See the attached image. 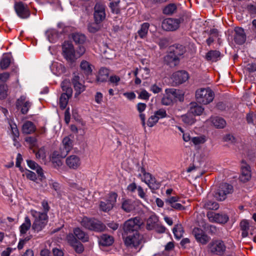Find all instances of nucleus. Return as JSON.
Wrapping results in <instances>:
<instances>
[{"mask_svg":"<svg viewBox=\"0 0 256 256\" xmlns=\"http://www.w3.org/2000/svg\"><path fill=\"white\" fill-rule=\"evenodd\" d=\"M41 204L42 212H38L35 210H31L30 212L34 218L32 229L36 232L42 231L46 227L48 220V212L50 208L46 200H43Z\"/></svg>","mask_w":256,"mask_h":256,"instance_id":"obj_1","label":"nucleus"},{"mask_svg":"<svg viewBox=\"0 0 256 256\" xmlns=\"http://www.w3.org/2000/svg\"><path fill=\"white\" fill-rule=\"evenodd\" d=\"M214 98V93L210 88H200L196 92L197 102L202 104H208L212 102Z\"/></svg>","mask_w":256,"mask_h":256,"instance_id":"obj_2","label":"nucleus"},{"mask_svg":"<svg viewBox=\"0 0 256 256\" xmlns=\"http://www.w3.org/2000/svg\"><path fill=\"white\" fill-rule=\"evenodd\" d=\"M80 223L82 226L90 230L101 232L106 229V226L104 224L93 218L84 216L80 221Z\"/></svg>","mask_w":256,"mask_h":256,"instance_id":"obj_3","label":"nucleus"},{"mask_svg":"<svg viewBox=\"0 0 256 256\" xmlns=\"http://www.w3.org/2000/svg\"><path fill=\"white\" fill-rule=\"evenodd\" d=\"M142 224L141 218L136 216L126 220L124 225V232L125 234H130L132 233L139 234L138 230Z\"/></svg>","mask_w":256,"mask_h":256,"instance_id":"obj_4","label":"nucleus"},{"mask_svg":"<svg viewBox=\"0 0 256 256\" xmlns=\"http://www.w3.org/2000/svg\"><path fill=\"white\" fill-rule=\"evenodd\" d=\"M70 151L68 148L61 145L58 150H55L52 153L50 160L55 168H59L62 165V162L60 159L65 158Z\"/></svg>","mask_w":256,"mask_h":256,"instance_id":"obj_5","label":"nucleus"},{"mask_svg":"<svg viewBox=\"0 0 256 256\" xmlns=\"http://www.w3.org/2000/svg\"><path fill=\"white\" fill-rule=\"evenodd\" d=\"M166 95L162 100V103L165 106H169L172 104L175 98L181 100L183 98V94H180L178 90L174 88H167L165 90Z\"/></svg>","mask_w":256,"mask_h":256,"instance_id":"obj_6","label":"nucleus"},{"mask_svg":"<svg viewBox=\"0 0 256 256\" xmlns=\"http://www.w3.org/2000/svg\"><path fill=\"white\" fill-rule=\"evenodd\" d=\"M140 171L141 173L138 174V177L140 178L141 180L144 182L150 189H158L160 187V184L155 178L150 173L147 172L144 167L140 168Z\"/></svg>","mask_w":256,"mask_h":256,"instance_id":"obj_7","label":"nucleus"},{"mask_svg":"<svg viewBox=\"0 0 256 256\" xmlns=\"http://www.w3.org/2000/svg\"><path fill=\"white\" fill-rule=\"evenodd\" d=\"M233 192V186L226 183L222 184L213 194L214 197L218 200H224L228 194Z\"/></svg>","mask_w":256,"mask_h":256,"instance_id":"obj_8","label":"nucleus"},{"mask_svg":"<svg viewBox=\"0 0 256 256\" xmlns=\"http://www.w3.org/2000/svg\"><path fill=\"white\" fill-rule=\"evenodd\" d=\"M62 54L64 58L70 62L76 60L75 50L73 44L70 42H64L62 46Z\"/></svg>","mask_w":256,"mask_h":256,"instance_id":"obj_9","label":"nucleus"},{"mask_svg":"<svg viewBox=\"0 0 256 256\" xmlns=\"http://www.w3.org/2000/svg\"><path fill=\"white\" fill-rule=\"evenodd\" d=\"M66 240L76 253L80 254L84 252V245L81 242L78 241L74 236L72 233H68L66 236Z\"/></svg>","mask_w":256,"mask_h":256,"instance_id":"obj_10","label":"nucleus"},{"mask_svg":"<svg viewBox=\"0 0 256 256\" xmlns=\"http://www.w3.org/2000/svg\"><path fill=\"white\" fill-rule=\"evenodd\" d=\"M125 244L128 247H137L140 244L141 237L139 234H122Z\"/></svg>","mask_w":256,"mask_h":256,"instance_id":"obj_11","label":"nucleus"},{"mask_svg":"<svg viewBox=\"0 0 256 256\" xmlns=\"http://www.w3.org/2000/svg\"><path fill=\"white\" fill-rule=\"evenodd\" d=\"M117 194L115 192L110 193L108 198L104 201H101L100 204V210L107 212L111 210L116 202Z\"/></svg>","mask_w":256,"mask_h":256,"instance_id":"obj_12","label":"nucleus"},{"mask_svg":"<svg viewBox=\"0 0 256 256\" xmlns=\"http://www.w3.org/2000/svg\"><path fill=\"white\" fill-rule=\"evenodd\" d=\"M106 6L102 2H96L94 7V20L102 22L106 19Z\"/></svg>","mask_w":256,"mask_h":256,"instance_id":"obj_13","label":"nucleus"},{"mask_svg":"<svg viewBox=\"0 0 256 256\" xmlns=\"http://www.w3.org/2000/svg\"><path fill=\"white\" fill-rule=\"evenodd\" d=\"M14 8L18 16L20 18L24 19L30 16V12L28 6L22 2H16Z\"/></svg>","mask_w":256,"mask_h":256,"instance_id":"obj_14","label":"nucleus"},{"mask_svg":"<svg viewBox=\"0 0 256 256\" xmlns=\"http://www.w3.org/2000/svg\"><path fill=\"white\" fill-rule=\"evenodd\" d=\"M209 248L211 252L217 255H222L226 250V246L221 240H216L209 244Z\"/></svg>","mask_w":256,"mask_h":256,"instance_id":"obj_15","label":"nucleus"},{"mask_svg":"<svg viewBox=\"0 0 256 256\" xmlns=\"http://www.w3.org/2000/svg\"><path fill=\"white\" fill-rule=\"evenodd\" d=\"M32 106V103L27 99L26 96H22L16 102V108L20 110L21 112L26 114Z\"/></svg>","mask_w":256,"mask_h":256,"instance_id":"obj_16","label":"nucleus"},{"mask_svg":"<svg viewBox=\"0 0 256 256\" xmlns=\"http://www.w3.org/2000/svg\"><path fill=\"white\" fill-rule=\"evenodd\" d=\"M207 217L210 222L218 224H225L228 220V217L225 214H216L212 212L207 213Z\"/></svg>","mask_w":256,"mask_h":256,"instance_id":"obj_17","label":"nucleus"},{"mask_svg":"<svg viewBox=\"0 0 256 256\" xmlns=\"http://www.w3.org/2000/svg\"><path fill=\"white\" fill-rule=\"evenodd\" d=\"M180 24V20L178 19L168 18L164 20L162 22V28L166 31L176 30Z\"/></svg>","mask_w":256,"mask_h":256,"instance_id":"obj_18","label":"nucleus"},{"mask_svg":"<svg viewBox=\"0 0 256 256\" xmlns=\"http://www.w3.org/2000/svg\"><path fill=\"white\" fill-rule=\"evenodd\" d=\"M66 164L70 169L77 170L80 166L82 161L78 156L72 154L66 158Z\"/></svg>","mask_w":256,"mask_h":256,"instance_id":"obj_19","label":"nucleus"},{"mask_svg":"<svg viewBox=\"0 0 256 256\" xmlns=\"http://www.w3.org/2000/svg\"><path fill=\"white\" fill-rule=\"evenodd\" d=\"M72 234L80 242H86L89 241L90 236L88 234L79 227L74 228Z\"/></svg>","mask_w":256,"mask_h":256,"instance_id":"obj_20","label":"nucleus"},{"mask_svg":"<svg viewBox=\"0 0 256 256\" xmlns=\"http://www.w3.org/2000/svg\"><path fill=\"white\" fill-rule=\"evenodd\" d=\"M192 234L196 240L203 244H206L208 241V236L205 234L203 230L200 228H194Z\"/></svg>","mask_w":256,"mask_h":256,"instance_id":"obj_21","label":"nucleus"},{"mask_svg":"<svg viewBox=\"0 0 256 256\" xmlns=\"http://www.w3.org/2000/svg\"><path fill=\"white\" fill-rule=\"evenodd\" d=\"M241 170L242 174L240 176V180L243 182H246L251 178L250 166L242 162Z\"/></svg>","mask_w":256,"mask_h":256,"instance_id":"obj_22","label":"nucleus"},{"mask_svg":"<svg viewBox=\"0 0 256 256\" xmlns=\"http://www.w3.org/2000/svg\"><path fill=\"white\" fill-rule=\"evenodd\" d=\"M234 40L238 44H242L246 40V34L244 30L240 28H237L234 30Z\"/></svg>","mask_w":256,"mask_h":256,"instance_id":"obj_23","label":"nucleus"},{"mask_svg":"<svg viewBox=\"0 0 256 256\" xmlns=\"http://www.w3.org/2000/svg\"><path fill=\"white\" fill-rule=\"evenodd\" d=\"M188 74L184 70L175 72L172 74L174 80L176 84H182L188 79Z\"/></svg>","mask_w":256,"mask_h":256,"instance_id":"obj_24","label":"nucleus"},{"mask_svg":"<svg viewBox=\"0 0 256 256\" xmlns=\"http://www.w3.org/2000/svg\"><path fill=\"white\" fill-rule=\"evenodd\" d=\"M135 201L130 199L124 200L122 203V208L126 212H130L136 208Z\"/></svg>","mask_w":256,"mask_h":256,"instance_id":"obj_25","label":"nucleus"},{"mask_svg":"<svg viewBox=\"0 0 256 256\" xmlns=\"http://www.w3.org/2000/svg\"><path fill=\"white\" fill-rule=\"evenodd\" d=\"M158 221V217L155 214H152L146 220V228L148 230H154Z\"/></svg>","mask_w":256,"mask_h":256,"instance_id":"obj_26","label":"nucleus"},{"mask_svg":"<svg viewBox=\"0 0 256 256\" xmlns=\"http://www.w3.org/2000/svg\"><path fill=\"white\" fill-rule=\"evenodd\" d=\"M80 77L76 76L72 79V84L76 91V94L78 95L85 90V86L79 82Z\"/></svg>","mask_w":256,"mask_h":256,"instance_id":"obj_27","label":"nucleus"},{"mask_svg":"<svg viewBox=\"0 0 256 256\" xmlns=\"http://www.w3.org/2000/svg\"><path fill=\"white\" fill-rule=\"evenodd\" d=\"M27 164L28 166L34 170H36L38 174L40 177V179L45 178L42 168L39 166L36 162L32 160H28Z\"/></svg>","mask_w":256,"mask_h":256,"instance_id":"obj_28","label":"nucleus"},{"mask_svg":"<svg viewBox=\"0 0 256 256\" xmlns=\"http://www.w3.org/2000/svg\"><path fill=\"white\" fill-rule=\"evenodd\" d=\"M204 111V108L196 102L190 104V112L194 116H200Z\"/></svg>","mask_w":256,"mask_h":256,"instance_id":"obj_29","label":"nucleus"},{"mask_svg":"<svg viewBox=\"0 0 256 256\" xmlns=\"http://www.w3.org/2000/svg\"><path fill=\"white\" fill-rule=\"evenodd\" d=\"M220 53L216 50H212L207 52L206 55V59L208 61L216 62L220 59Z\"/></svg>","mask_w":256,"mask_h":256,"instance_id":"obj_30","label":"nucleus"},{"mask_svg":"<svg viewBox=\"0 0 256 256\" xmlns=\"http://www.w3.org/2000/svg\"><path fill=\"white\" fill-rule=\"evenodd\" d=\"M114 242V238L112 236L106 234L102 235L99 240V243L103 246H111Z\"/></svg>","mask_w":256,"mask_h":256,"instance_id":"obj_31","label":"nucleus"},{"mask_svg":"<svg viewBox=\"0 0 256 256\" xmlns=\"http://www.w3.org/2000/svg\"><path fill=\"white\" fill-rule=\"evenodd\" d=\"M36 126L33 122L30 121L26 122L22 128V132L26 134H30L35 132Z\"/></svg>","mask_w":256,"mask_h":256,"instance_id":"obj_32","label":"nucleus"},{"mask_svg":"<svg viewBox=\"0 0 256 256\" xmlns=\"http://www.w3.org/2000/svg\"><path fill=\"white\" fill-rule=\"evenodd\" d=\"M52 71L56 75H60L65 72L64 66L60 63L54 62L51 66Z\"/></svg>","mask_w":256,"mask_h":256,"instance_id":"obj_33","label":"nucleus"},{"mask_svg":"<svg viewBox=\"0 0 256 256\" xmlns=\"http://www.w3.org/2000/svg\"><path fill=\"white\" fill-rule=\"evenodd\" d=\"M80 68L82 72L86 76H88L92 73V68L91 64L86 60H82Z\"/></svg>","mask_w":256,"mask_h":256,"instance_id":"obj_34","label":"nucleus"},{"mask_svg":"<svg viewBox=\"0 0 256 256\" xmlns=\"http://www.w3.org/2000/svg\"><path fill=\"white\" fill-rule=\"evenodd\" d=\"M150 28V24L148 22L143 23L138 30L137 32L138 36L140 38H145L148 34V30Z\"/></svg>","mask_w":256,"mask_h":256,"instance_id":"obj_35","label":"nucleus"},{"mask_svg":"<svg viewBox=\"0 0 256 256\" xmlns=\"http://www.w3.org/2000/svg\"><path fill=\"white\" fill-rule=\"evenodd\" d=\"M71 38L76 44H82L86 40V36L82 33H73L71 34Z\"/></svg>","mask_w":256,"mask_h":256,"instance_id":"obj_36","label":"nucleus"},{"mask_svg":"<svg viewBox=\"0 0 256 256\" xmlns=\"http://www.w3.org/2000/svg\"><path fill=\"white\" fill-rule=\"evenodd\" d=\"M32 227L31 220L28 216L24 218V221L20 227V230L21 234H25Z\"/></svg>","mask_w":256,"mask_h":256,"instance_id":"obj_37","label":"nucleus"},{"mask_svg":"<svg viewBox=\"0 0 256 256\" xmlns=\"http://www.w3.org/2000/svg\"><path fill=\"white\" fill-rule=\"evenodd\" d=\"M212 122L214 126L218 128H222L226 125L225 120L220 117L215 116L212 118Z\"/></svg>","mask_w":256,"mask_h":256,"instance_id":"obj_38","label":"nucleus"},{"mask_svg":"<svg viewBox=\"0 0 256 256\" xmlns=\"http://www.w3.org/2000/svg\"><path fill=\"white\" fill-rule=\"evenodd\" d=\"M109 76V70L105 68H101L98 72L97 80L100 82H104L106 81Z\"/></svg>","mask_w":256,"mask_h":256,"instance_id":"obj_39","label":"nucleus"},{"mask_svg":"<svg viewBox=\"0 0 256 256\" xmlns=\"http://www.w3.org/2000/svg\"><path fill=\"white\" fill-rule=\"evenodd\" d=\"M102 26V22L94 20V22L88 24V30L91 33H95L100 30Z\"/></svg>","mask_w":256,"mask_h":256,"instance_id":"obj_40","label":"nucleus"},{"mask_svg":"<svg viewBox=\"0 0 256 256\" xmlns=\"http://www.w3.org/2000/svg\"><path fill=\"white\" fill-rule=\"evenodd\" d=\"M175 55L172 52H170L166 57L165 60L168 62L172 66H176L179 62V58L176 56V58H174V56Z\"/></svg>","mask_w":256,"mask_h":256,"instance_id":"obj_41","label":"nucleus"},{"mask_svg":"<svg viewBox=\"0 0 256 256\" xmlns=\"http://www.w3.org/2000/svg\"><path fill=\"white\" fill-rule=\"evenodd\" d=\"M172 52L175 55V56H174V58H176V56L180 59L185 53L186 49L184 46L182 45H177Z\"/></svg>","mask_w":256,"mask_h":256,"instance_id":"obj_42","label":"nucleus"},{"mask_svg":"<svg viewBox=\"0 0 256 256\" xmlns=\"http://www.w3.org/2000/svg\"><path fill=\"white\" fill-rule=\"evenodd\" d=\"M72 96L68 95L66 94H62L60 98V106L62 110H64L68 103L69 98Z\"/></svg>","mask_w":256,"mask_h":256,"instance_id":"obj_43","label":"nucleus"},{"mask_svg":"<svg viewBox=\"0 0 256 256\" xmlns=\"http://www.w3.org/2000/svg\"><path fill=\"white\" fill-rule=\"evenodd\" d=\"M173 233L176 239H180L182 236L184 234L182 226L180 224L176 225L173 228Z\"/></svg>","mask_w":256,"mask_h":256,"instance_id":"obj_44","label":"nucleus"},{"mask_svg":"<svg viewBox=\"0 0 256 256\" xmlns=\"http://www.w3.org/2000/svg\"><path fill=\"white\" fill-rule=\"evenodd\" d=\"M246 10L251 18L256 17V3L248 4L246 7Z\"/></svg>","mask_w":256,"mask_h":256,"instance_id":"obj_45","label":"nucleus"},{"mask_svg":"<svg viewBox=\"0 0 256 256\" xmlns=\"http://www.w3.org/2000/svg\"><path fill=\"white\" fill-rule=\"evenodd\" d=\"M46 35L50 42H54L58 36L57 32L55 30H47Z\"/></svg>","mask_w":256,"mask_h":256,"instance_id":"obj_46","label":"nucleus"},{"mask_svg":"<svg viewBox=\"0 0 256 256\" xmlns=\"http://www.w3.org/2000/svg\"><path fill=\"white\" fill-rule=\"evenodd\" d=\"M202 202L204 203L203 206L206 209L216 210L219 207L218 204L215 202L206 200Z\"/></svg>","mask_w":256,"mask_h":256,"instance_id":"obj_47","label":"nucleus"},{"mask_svg":"<svg viewBox=\"0 0 256 256\" xmlns=\"http://www.w3.org/2000/svg\"><path fill=\"white\" fill-rule=\"evenodd\" d=\"M182 120L188 125H191L195 122L194 118L190 112L182 116Z\"/></svg>","mask_w":256,"mask_h":256,"instance_id":"obj_48","label":"nucleus"},{"mask_svg":"<svg viewBox=\"0 0 256 256\" xmlns=\"http://www.w3.org/2000/svg\"><path fill=\"white\" fill-rule=\"evenodd\" d=\"M176 10V6L174 4H170L163 9V13L165 14L170 15L174 14Z\"/></svg>","mask_w":256,"mask_h":256,"instance_id":"obj_49","label":"nucleus"},{"mask_svg":"<svg viewBox=\"0 0 256 256\" xmlns=\"http://www.w3.org/2000/svg\"><path fill=\"white\" fill-rule=\"evenodd\" d=\"M10 63V56L8 54L4 55L0 62V66L2 69H6Z\"/></svg>","mask_w":256,"mask_h":256,"instance_id":"obj_50","label":"nucleus"},{"mask_svg":"<svg viewBox=\"0 0 256 256\" xmlns=\"http://www.w3.org/2000/svg\"><path fill=\"white\" fill-rule=\"evenodd\" d=\"M61 87L64 92L62 94H66L68 95L72 96V90L68 82H62L61 84Z\"/></svg>","mask_w":256,"mask_h":256,"instance_id":"obj_51","label":"nucleus"},{"mask_svg":"<svg viewBox=\"0 0 256 256\" xmlns=\"http://www.w3.org/2000/svg\"><path fill=\"white\" fill-rule=\"evenodd\" d=\"M12 134L13 136V140L16 142L17 140V138L19 136V132L17 126L15 124H10Z\"/></svg>","mask_w":256,"mask_h":256,"instance_id":"obj_52","label":"nucleus"},{"mask_svg":"<svg viewBox=\"0 0 256 256\" xmlns=\"http://www.w3.org/2000/svg\"><path fill=\"white\" fill-rule=\"evenodd\" d=\"M192 142L194 145L203 144L206 142V136H204L193 137Z\"/></svg>","mask_w":256,"mask_h":256,"instance_id":"obj_53","label":"nucleus"},{"mask_svg":"<svg viewBox=\"0 0 256 256\" xmlns=\"http://www.w3.org/2000/svg\"><path fill=\"white\" fill-rule=\"evenodd\" d=\"M62 145L71 150L72 148V142L70 138L66 136L64 138Z\"/></svg>","mask_w":256,"mask_h":256,"instance_id":"obj_54","label":"nucleus"},{"mask_svg":"<svg viewBox=\"0 0 256 256\" xmlns=\"http://www.w3.org/2000/svg\"><path fill=\"white\" fill-rule=\"evenodd\" d=\"M8 86L2 85L0 86V99H4L8 96Z\"/></svg>","mask_w":256,"mask_h":256,"instance_id":"obj_55","label":"nucleus"},{"mask_svg":"<svg viewBox=\"0 0 256 256\" xmlns=\"http://www.w3.org/2000/svg\"><path fill=\"white\" fill-rule=\"evenodd\" d=\"M36 158L44 160L46 158V153L44 148H41L36 152Z\"/></svg>","mask_w":256,"mask_h":256,"instance_id":"obj_56","label":"nucleus"},{"mask_svg":"<svg viewBox=\"0 0 256 256\" xmlns=\"http://www.w3.org/2000/svg\"><path fill=\"white\" fill-rule=\"evenodd\" d=\"M159 120L166 117L167 114L164 109L160 108L155 112L154 114Z\"/></svg>","mask_w":256,"mask_h":256,"instance_id":"obj_57","label":"nucleus"},{"mask_svg":"<svg viewBox=\"0 0 256 256\" xmlns=\"http://www.w3.org/2000/svg\"><path fill=\"white\" fill-rule=\"evenodd\" d=\"M158 118L154 114L148 120L147 124L149 127H152L158 122Z\"/></svg>","mask_w":256,"mask_h":256,"instance_id":"obj_58","label":"nucleus"},{"mask_svg":"<svg viewBox=\"0 0 256 256\" xmlns=\"http://www.w3.org/2000/svg\"><path fill=\"white\" fill-rule=\"evenodd\" d=\"M150 96V94L145 90H142L138 94V98L144 100H148Z\"/></svg>","mask_w":256,"mask_h":256,"instance_id":"obj_59","label":"nucleus"},{"mask_svg":"<svg viewBox=\"0 0 256 256\" xmlns=\"http://www.w3.org/2000/svg\"><path fill=\"white\" fill-rule=\"evenodd\" d=\"M86 49L84 46H80L77 48L76 52H75V54L76 56V60L80 57L85 52Z\"/></svg>","mask_w":256,"mask_h":256,"instance_id":"obj_60","label":"nucleus"},{"mask_svg":"<svg viewBox=\"0 0 256 256\" xmlns=\"http://www.w3.org/2000/svg\"><path fill=\"white\" fill-rule=\"evenodd\" d=\"M110 82L114 84L115 86H118V82L120 80V78L116 75H112L110 77Z\"/></svg>","mask_w":256,"mask_h":256,"instance_id":"obj_61","label":"nucleus"},{"mask_svg":"<svg viewBox=\"0 0 256 256\" xmlns=\"http://www.w3.org/2000/svg\"><path fill=\"white\" fill-rule=\"evenodd\" d=\"M178 196H170L166 200V203L170 206L178 201Z\"/></svg>","mask_w":256,"mask_h":256,"instance_id":"obj_62","label":"nucleus"},{"mask_svg":"<svg viewBox=\"0 0 256 256\" xmlns=\"http://www.w3.org/2000/svg\"><path fill=\"white\" fill-rule=\"evenodd\" d=\"M103 100V94L100 92H97L94 96V100L98 104H102Z\"/></svg>","mask_w":256,"mask_h":256,"instance_id":"obj_63","label":"nucleus"},{"mask_svg":"<svg viewBox=\"0 0 256 256\" xmlns=\"http://www.w3.org/2000/svg\"><path fill=\"white\" fill-rule=\"evenodd\" d=\"M26 174V178L35 181L36 180V174L32 171L28 170Z\"/></svg>","mask_w":256,"mask_h":256,"instance_id":"obj_64","label":"nucleus"}]
</instances>
